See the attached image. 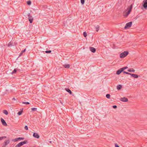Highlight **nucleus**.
<instances>
[{
	"mask_svg": "<svg viewBox=\"0 0 147 147\" xmlns=\"http://www.w3.org/2000/svg\"><path fill=\"white\" fill-rule=\"evenodd\" d=\"M90 51H91L93 53H94L96 52V49L93 47H90Z\"/></svg>",
	"mask_w": 147,
	"mask_h": 147,
	"instance_id": "obj_8",
	"label": "nucleus"
},
{
	"mask_svg": "<svg viewBox=\"0 0 147 147\" xmlns=\"http://www.w3.org/2000/svg\"><path fill=\"white\" fill-rule=\"evenodd\" d=\"M130 13H129V12L127 11L125 13V14H123V16L125 17H126L130 14Z\"/></svg>",
	"mask_w": 147,
	"mask_h": 147,
	"instance_id": "obj_17",
	"label": "nucleus"
},
{
	"mask_svg": "<svg viewBox=\"0 0 147 147\" xmlns=\"http://www.w3.org/2000/svg\"><path fill=\"white\" fill-rule=\"evenodd\" d=\"M18 140H23L24 139V138L19 137L18 138Z\"/></svg>",
	"mask_w": 147,
	"mask_h": 147,
	"instance_id": "obj_30",
	"label": "nucleus"
},
{
	"mask_svg": "<svg viewBox=\"0 0 147 147\" xmlns=\"http://www.w3.org/2000/svg\"><path fill=\"white\" fill-rule=\"evenodd\" d=\"M6 138V137L5 136H2L0 137V140H3L4 138Z\"/></svg>",
	"mask_w": 147,
	"mask_h": 147,
	"instance_id": "obj_32",
	"label": "nucleus"
},
{
	"mask_svg": "<svg viewBox=\"0 0 147 147\" xmlns=\"http://www.w3.org/2000/svg\"><path fill=\"white\" fill-rule=\"evenodd\" d=\"M63 66L66 68H69L70 65L69 64H65L63 65Z\"/></svg>",
	"mask_w": 147,
	"mask_h": 147,
	"instance_id": "obj_13",
	"label": "nucleus"
},
{
	"mask_svg": "<svg viewBox=\"0 0 147 147\" xmlns=\"http://www.w3.org/2000/svg\"><path fill=\"white\" fill-rule=\"evenodd\" d=\"M24 129L26 130H28V126L27 125H26L24 127Z\"/></svg>",
	"mask_w": 147,
	"mask_h": 147,
	"instance_id": "obj_37",
	"label": "nucleus"
},
{
	"mask_svg": "<svg viewBox=\"0 0 147 147\" xmlns=\"http://www.w3.org/2000/svg\"><path fill=\"white\" fill-rule=\"evenodd\" d=\"M18 70V69L17 68L15 69L14 70L11 72V74H13L16 73V72L17 70Z\"/></svg>",
	"mask_w": 147,
	"mask_h": 147,
	"instance_id": "obj_16",
	"label": "nucleus"
},
{
	"mask_svg": "<svg viewBox=\"0 0 147 147\" xmlns=\"http://www.w3.org/2000/svg\"><path fill=\"white\" fill-rule=\"evenodd\" d=\"M127 68H128L126 66V67H123V68H121V69H122V70L123 71H124V70H125Z\"/></svg>",
	"mask_w": 147,
	"mask_h": 147,
	"instance_id": "obj_28",
	"label": "nucleus"
},
{
	"mask_svg": "<svg viewBox=\"0 0 147 147\" xmlns=\"http://www.w3.org/2000/svg\"><path fill=\"white\" fill-rule=\"evenodd\" d=\"M51 50H49V51H45V52L46 53H51Z\"/></svg>",
	"mask_w": 147,
	"mask_h": 147,
	"instance_id": "obj_31",
	"label": "nucleus"
},
{
	"mask_svg": "<svg viewBox=\"0 0 147 147\" xmlns=\"http://www.w3.org/2000/svg\"><path fill=\"white\" fill-rule=\"evenodd\" d=\"M130 75L134 78H137L138 77V76L136 74H131Z\"/></svg>",
	"mask_w": 147,
	"mask_h": 147,
	"instance_id": "obj_12",
	"label": "nucleus"
},
{
	"mask_svg": "<svg viewBox=\"0 0 147 147\" xmlns=\"http://www.w3.org/2000/svg\"><path fill=\"white\" fill-rule=\"evenodd\" d=\"M23 109H22L21 111H20L18 112V114L19 115H20L22 114V111H22Z\"/></svg>",
	"mask_w": 147,
	"mask_h": 147,
	"instance_id": "obj_24",
	"label": "nucleus"
},
{
	"mask_svg": "<svg viewBox=\"0 0 147 147\" xmlns=\"http://www.w3.org/2000/svg\"><path fill=\"white\" fill-rule=\"evenodd\" d=\"M123 73H124L126 74H127L129 75H131V73H129V72H126V71H123Z\"/></svg>",
	"mask_w": 147,
	"mask_h": 147,
	"instance_id": "obj_33",
	"label": "nucleus"
},
{
	"mask_svg": "<svg viewBox=\"0 0 147 147\" xmlns=\"http://www.w3.org/2000/svg\"><path fill=\"white\" fill-rule=\"evenodd\" d=\"M143 8L145 9H147V0H144L143 1L142 4L141 6V9L143 10Z\"/></svg>",
	"mask_w": 147,
	"mask_h": 147,
	"instance_id": "obj_1",
	"label": "nucleus"
},
{
	"mask_svg": "<svg viewBox=\"0 0 147 147\" xmlns=\"http://www.w3.org/2000/svg\"><path fill=\"white\" fill-rule=\"evenodd\" d=\"M122 87V85L121 84L118 85L117 86V88L118 90L121 89Z\"/></svg>",
	"mask_w": 147,
	"mask_h": 147,
	"instance_id": "obj_14",
	"label": "nucleus"
},
{
	"mask_svg": "<svg viewBox=\"0 0 147 147\" xmlns=\"http://www.w3.org/2000/svg\"><path fill=\"white\" fill-rule=\"evenodd\" d=\"M27 3L28 5H30L31 4V2L30 0L28 1L27 2Z\"/></svg>",
	"mask_w": 147,
	"mask_h": 147,
	"instance_id": "obj_23",
	"label": "nucleus"
},
{
	"mask_svg": "<svg viewBox=\"0 0 147 147\" xmlns=\"http://www.w3.org/2000/svg\"><path fill=\"white\" fill-rule=\"evenodd\" d=\"M1 121L2 122V124L3 125H4L5 126H6L7 125L6 123V122L5 121V120L3 119L2 118H1Z\"/></svg>",
	"mask_w": 147,
	"mask_h": 147,
	"instance_id": "obj_6",
	"label": "nucleus"
},
{
	"mask_svg": "<svg viewBox=\"0 0 147 147\" xmlns=\"http://www.w3.org/2000/svg\"><path fill=\"white\" fill-rule=\"evenodd\" d=\"M22 103L23 104H27V105L30 104V103H29L28 102H22Z\"/></svg>",
	"mask_w": 147,
	"mask_h": 147,
	"instance_id": "obj_34",
	"label": "nucleus"
},
{
	"mask_svg": "<svg viewBox=\"0 0 147 147\" xmlns=\"http://www.w3.org/2000/svg\"><path fill=\"white\" fill-rule=\"evenodd\" d=\"M106 97L109 99L110 98V95L109 94H107L106 95Z\"/></svg>",
	"mask_w": 147,
	"mask_h": 147,
	"instance_id": "obj_26",
	"label": "nucleus"
},
{
	"mask_svg": "<svg viewBox=\"0 0 147 147\" xmlns=\"http://www.w3.org/2000/svg\"><path fill=\"white\" fill-rule=\"evenodd\" d=\"M28 17L29 21L30 22V23H32L33 21V18L32 16L30 14V13L28 15Z\"/></svg>",
	"mask_w": 147,
	"mask_h": 147,
	"instance_id": "obj_4",
	"label": "nucleus"
},
{
	"mask_svg": "<svg viewBox=\"0 0 147 147\" xmlns=\"http://www.w3.org/2000/svg\"><path fill=\"white\" fill-rule=\"evenodd\" d=\"M112 107L114 109H116L117 108V106L116 105H113Z\"/></svg>",
	"mask_w": 147,
	"mask_h": 147,
	"instance_id": "obj_38",
	"label": "nucleus"
},
{
	"mask_svg": "<svg viewBox=\"0 0 147 147\" xmlns=\"http://www.w3.org/2000/svg\"><path fill=\"white\" fill-rule=\"evenodd\" d=\"M128 54V52L127 51H125L120 54V57L121 58H124Z\"/></svg>",
	"mask_w": 147,
	"mask_h": 147,
	"instance_id": "obj_2",
	"label": "nucleus"
},
{
	"mask_svg": "<svg viewBox=\"0 0 147 147\" xmlns=\"http://www.w3.org/2000/svg\"><path fill=\"white\" fill-rule=\"evenodd\" d=\"M84 0H81V3L82 5L84 3Z\"/></svg>",
	"mask_w": 147,
	"mask_h": 147,
	"instance_id": "obj_36",
	"label": "nucleus"
},
{
	"mask_svg": "<svg viewBox=\"0 0 147 147\" xmlns=\"http://www.w3.org/2000/svg\"><path fill=\"white\" fill-rule=\"evenodd\" d=\"M65 90L68 92L70 94H72V92L69 88H66Z\"/></svg>",
	"mask_w": 147,
	"mask_h": 147,
	"instance_id": "obj_15",
	"label": "nucleus"
},
{
	"mask_svg": "<svg viewBox=\"0 0 147 147\" xmlns=\"http://www.w3.org/2000/svg\"><path fill=\"white\" fill-rule=\"evenodd\" d=\"M120 100L123 102H127L128 101V99L125 97L121 98H120Z\"/></svg>",
	"mask_w": 147,
	"mask_h": 147,
	"instance_id": "obj_5",
	"label": "nucleus"
},
{
	"mask_svg": "<svg viewBox=\"0 0 147 147\" xmlns=\"http://www.w3.org/2000/svg\"><path fill=\"white\" fill-rule=\"evenodd\" d=\"M52 141H50L49 142V143H52Z\"/></svg>",
	"mask_w": 147,
	"mask_h": 147,
	"instance_id": "obj_42",
	"label": "nucleus"
},
{
	"mask_svg": "<svg viewBox=\"0 0 147 147\" xmlns=\"http://www.w3.org/2000/svg\"><path fill=\"white\" fill-rule=\"evenodd\" d=\"M22 145L21 144V142L19 143L18 144H17L15 147H20V146H22Z\"/></svg>",
	"mask_w": 147,
	"mask_h": 147,
	"instance_id": "obj_20",
	"label": "nucleus"
},
{
	"mask_svg": "<svg viewBox=\"0 0 147 147\" xmlns=\"http://www.w3.org/2000/svg\"><path fill=\"white\" fill-rule=\"evenodd\" d=\"M132 24V22H129L126 24V25L125 26V27L124 28L125 29H127L128 28H129L130 27Z\"/></svg>",
	"mask_w": 147,
	"mask_h": 147,
	"instance_id": "obj_3",
	"label": "nucleus"
},
{
	"mask_svg": "<svg viewBox=\"0 0 147 147\" xmlns=\"http://www.w3.org/2000/svg\"><path fill=\"white\" fill-rule=\"evenodd\" d=\"M12 99H13V100L14 99V100H15V98H13Z\"/></svg>",
	"mask_w": 147,
	"mask_h": 147,
	"instance_id": "obj_43",
	"label": "nucleus"
},
{
	"mask_svg": "<svg viewBox=\"0 0 147 147\" xmlns=\"http://www.w3.org/2000/svg\"><path fill=\"white\" fill-rule=\"evenodd\" d=\"M132 7H133V4H131L129 7H128V8H127V9L128 10V11L129 12V13L131 12V10H132Z\"/></svg>",
	"mask_w": 147,
	"mask_h": 147,
	"instance_id": "obj_9",
	"label": "nucleus"
},
{
	"mask_svg": "<svg viewBox=\"0 0 147 147\" xmlns=\"http://www.w3.org/2000/svg\"><path fill=\"white\" fill-rule=\"evenodd\" d=\"M12 46V45L11 44V43L9 42L8 45V46L9 47H11Z\"/></svg>",
	"mask_w": 147,
	"mask_h": 147,
	"instance_id": "obj_35",
	"label": "nucleus"
},
{
	"mask_svg": "<svg viewBox=\"0 0 147 147\" xmlns=\"http://www.w3.org/2000/svg\"><path fill=\"white\" fill-rule=\"evenodd\" d=\"M122 72H123V71L121 69V68L119 69H118L117 71L116 72V74L117 75L120 74Z\"/></svg>",
	"mask_w": 147,
	"mask_h": 147,
	"instance_id": "obj_11",
	"label": "nucleus"
},
{
	"mask_svg": "<svg viewBox=\"0 0 147 147\" xmlns=\"http://www.w3.org/2000/svg\"><path fill=\"white\" fill-rule=\"evenodd\" d=\"M9 140H6L4 142V147L3 146V147H5L6 146L9 144Z\"/></svg>",
	"mask_w": 147,
	"mask_h": 147,
	"instance_id": "obj_10",
	"label": "nucleus"
},
{
	"mask_svg": "<svg viewBox=\"0 0 147 147\" xmlns=\"http://www.w3.org/2000/svg\"><path fill=\"white\" fill-rule=\"evenodd\" d=\"M115 147H119L117 144H115Z\"/></svg>",
	"mask_w": 147,
	"mask_h": 147,
	"instance_id": "obj_39",
	"label": "nucleus"
},
{
	"mask_svg": "<svg viewBox=\"0 0 147 147\" xmlns=\"http://www.w3.org/2000/svg\"><path fill=\"white\" fill-rule=\"evenodd\" d=\"M23 54V53L21 52L20 53V55H19V57L21 56Z\"/></svg>",
	"mask_w": 147,
	"mask_h": 147,
	"instance_id": "obj_41",
	"label": "nucleus"
},
{
	"mask_svg": "<svg viewBox=\"0 0 147 147\" xmlns=\"http://www.w3.org/2000/svg\"><path fill=\"white\" fill-rule=\"evenodd\" d=\"M83 35L85 37H86L87 36V34L85 32H84Z\"/></svg>",
	"mask_w": 147,
	"mask_h": 147,
	"instance_id": "obj_25",
	"label": "nucleus"
},
{
	"mask_svg": "<svg viewBox=\"0 0 147 147\" xmlns=\"http://www.w3.org/2000/svg\"><path fill=\"white\" fill-rule=\"evenodd\" d=\"M128 71L129 72H134L135 71V70L133 69H129L128 70Z\"/></svg>",
	"mask_w": 147,
	"mask_h": 147,
	"instance_id": "obj_19",
	"label": "nucleus"
},
{
	"mask_svg": "<svg viewBox=\"0 0 147 147\" xmlns=\"http://www.w3.org/2000/svg\"><path fill=\"white\" fill-rule=\"evenodd\" d=\"M33 136L35 138L38 139L39 138V136L38 134L36 133H34L33 134Z\"/></svg>",
	"mask_w": 147,
	"mask_h": 147,
	"instance_id": "obj_7",
	"label": "nucleus"
},
{
	"mask_svg": "<svg viewBox=\"0 0 147 147\" xmlns=\"http://www.w3.org/2000/svg\"><path fill=\"white\" fill-rule=\"evenodd\" d=\"M22 145L23 146L25 144H26L28 143V141L27 140H25L23 142H20Z\"/></svg>",
	"mask_w": 147,
	"mask_h": 147,
	"instance_id": "obj_18",
	"label": "nucleus"
},
{
	"mask_svg": "<svg viewBox=\"0 0 147 147\" xmlns=\"http://www.w3.org/2000/svg\"><path fill=\"white\" fill-rule=\"evenodd\" d=\"M37 109L35 108H31V110L32 111H37Z\"/></svg>",
	"mask_w": 147,
	"mask_h": 147,
	"instance_id": "obj_22",
	"label": "nucleus"
},
{
	"mask_svg": "<svg viewBox=\"0 0 147 147\" xmlns=\"http://www.w3.org/2000/svg\"><path fill=\"white\" fill-rule=\"evenodd\" d=\"M3 112L6 115H7L8 114V113L7 111L5 110L3 111Z\"/></svg>",
	"mask_w": 147,
	"mask_h": 147,
	"instance_id": "obj_21",
	"label": "nucleus"
},
{
	"mask_svg": "<svg viewBox=\"0 0 147 147\" xmlns=\"http://www.w3.org/2000/svg\"><path fill=\"white\" fill-rule=\"evenodd\" d=\"M99 26H98V25H97L96 26V30L97 32H98V31L99 30Z\"/></svg>",
	"mask_w": 147,
	"mask_h": 147,
	"instance_id": "obj_27",
	"label": "nucleus"
},
{
	"mask_svg": "<svg viewBox=\"0 0 147 147\" xmlns=\"http://www.w3.org/2000/svg\"><path fill=\"white\" fill-rule=\"evenodd\" d=\"M26 50V49H25L23 50H22L21 51V52L23 53Z\"/></svg>",
	"mask_w": 147,
	"mask_h": 147,
	"instance_id": "obj_40",
	"label": "nucleus"
},
{
	"mask_svg": "<svg viewBox=\"0 0 147 147\" xmlns=\"http://www.w3.org/2000/svg\"><path fill=\"white\" fill-rule=\"evenodd\" d=\"M18 140V138H15L12 140V141H13L14 142H17Z\"/></svg>",
	"mask_w": 147,
	"mask_h": 147,
	"instance_id": "obj_29",
	"label": "nucleus"
}]
</instances>
